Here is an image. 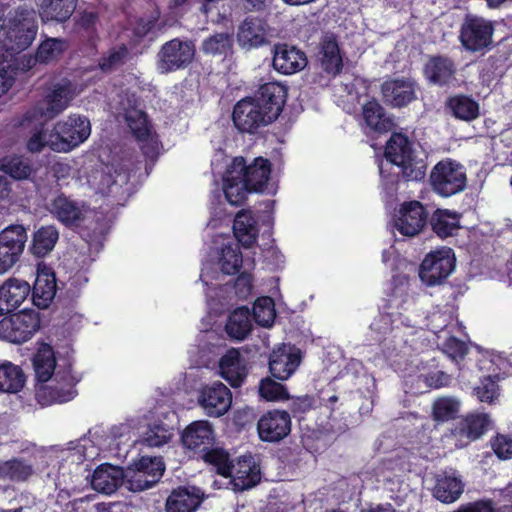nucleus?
I'll use <instances>...</instances> for the list:
<instances>
[{
  "label": "nucleus",
  "instance_id": "1",
  "mask_svg": "<svg viewBox=\"0 0 512 512\" xmlns=\"http://www.w3.org/2000/svg\"><path fill=\"white\" fill-rule=\"evenodd\" d=\"M38 32L34 9L19 6L8 12L0 28V52L21 53L34 42Z\"/></svg>",
  "mask_w": 512,
  "mask_h": 512
},
{
  "label": "nucleus",
  "instance_id": "2",
  "mask_svg": "<svg viewBox=\"0 0 512 512\" xmlns=\"http://www.w3.org/2000/svg\"><path fill=\"white\" fill-rule=\"evenodd\" d=\"M386 159L401 168L406 181H419L425 177L426 165L415 156L412 142L403 133H393L385 148Z\"/></svg>",
  "mask_w": 512,
  "mask_h": 512
},
{
  "label": "nucleus",
  "instance_id": "3",
  "mask_svg": "<svg viewBox=\"0 0 512 512\" xmlns=\"http://www.w3.org/2000/svg\"><path fill=\"white\" fill-rule=\"evenodd\" d=\"M495 23L483 16L467 13L460 24L458 39L471 53H485L493 47Z\"/></svg>",
  "mask_w": 512,
  "mask_h": 512
},
{
  "label": "nucleus",
  "instance_id": "4",
  "mask_svg": "<svg viewBox=\"0 0 512 512\" xmlns=\"http://www.w3.org/2000/svg\"><path fill=\"white\" fill-rule=\"evenodd\" d=\"M77 382L72 374V365L68 363L65 368L56 371L51 384H36L35 398L42 406L71 401L77 394Z\"/></svg>",
  "mask_w": 512,
  "mask_h": 512
},
{
  "label": "nucleus",
  "instance_id": "5",
  "mask_svg": "<svg viewBox=\"0 0 512 512\" xmlns=\"http://www.w3.org/2000/svg\"><path fill=\"white\" fill-rule=\"evenodd\" d=\"M430 183L438 195L450 197L466 188L465 169L460 163L450 158L441 160L431 170Z\"/></svg>",
  "mask_w": 512,
  "mask_h": 512
},
{
  "label": "nucleus",
  "instance_id": "6",
  "mask_svg": "<svg viewBox=\"0 0 512 512\" xmlns=\"http://www.w3.org/2000/svg\"><path fill=\"white\" fill-rule=\"evenodd\" d=\"M456 267V257L452 248L442 247L429 252L419 267V278L428 287L445 283Z\"/></svg>",
  "mask_w": 512,
  "mask_h": 512
},
{
  "label": "nucleus",
  "instance_id": "7",
  "mask_svg": "<svg viewBox=\"0 0 512 512\" xmlns=\"http://www.w3.org/2000/svg\"><path fill=\"white\" fill-rule=\"evenodd\" d=\"M39 313L24 309L0 320V338L14 344L29 341L40 329Z\"/></svg>",
  "mask_w": 512,
  "mask_h": 512
},
{
  "label": "nucleus",
  "instance_id": "8",
  "mask_svg": "<svg viewBox=\"0 0 512 512\" xmlns=\"http://www.w3.org/2000/svg\"><path fill=\"white\" fill-rule=\"evenodd\" d=\"M54 131L58 141L52 143V149L69 152L88 139L91 124L85 116L70 115L65 121L57 122Z\"/></svg>",
  "mask_w": 512,
  "mask_h": 512
},
{
  "label": "nucleus",
  "instance_id": "9",
  "mask_svg": "<svg viewBox=\"0 0 512 512\" xmlns=\"http://www.w3.org/2000/svg\"><path fill=\"white\" fill-rule=\"evenodd\" d=\"M195 52L192 41L174 38L161 46L157 54V67L161 73L185 69L193 61Z\"/></svg>",
  "mask_w": 512,
  "mask_h": 512
},
{
  "label": "nucleus",
  "instance_id": "10",
  "mask_svg": "<svg viewBox=\"0 0 512 512\" xmlns=\"http://www.w3.org/2000/svg\"><path fill=\"white\" fill-rule=\"evenodd\" d=\"M232 168L231 172H236L248 190L256 193L264 192L268 186V181L272 172L271 162L263 157H256L249 165L242 156L234 157L229 164Z\"/></svg>",
  "mask_w": 512,
  "mask_h": 512
},
{
  "label": "nucleus",
  "instance_id": "11",
  "mask_svg": "<svg viewBox=\"0 0 512 512\" xmlns=\"http://www.w3.org/2000/svg\"><path fill=\"white\" fill-rule=\"evenodd\" d=\"M428 218L429 212L422 202L404 201L395 214L394 226L401 235L414 237L426 227Z\"/></svg>",
  "mask_w": 512,
  "mask_h": 512
},
{
  "label": "nucleus",
  "instance_id": "12",
  "mask_svg": "<svg viewBox=\"0 0 512 512\" xmlns=\"http://www.w3.org/2000/svg\"><path fill=\"white\" fill-rule=\"evenodd\" d=\"M232 121L238 131L248 134H255L273 122L267 119L265 111L252 97L243 98L235 104Z\"/></svg>",
  "mask_w": 512,
  "mask_h": 512
},
{
  "label": "nucleus",
  "instance_id": "13",
  "mask_svg": "<svg viewBox=\"0 0 512 512\" xmlns=\"http://www.w3.org/2000/svg\"><path fill=\"white\" fill-rule=\"evenodd\" d=\"M27 241L23 225H10L0 233V274L7 272L19 260Z\"/></svg>",
  "mask_w": 512,
  "mask_h": 512
},
{
  "label": "nucleus",
  "instance_id": "14",
  "mask_svg": "<svg viewBox=\"0 0 512 512\" xmlns=\"http://www.w3.org/2000/svg\"><path fill=\"white\" fill-rule=\"evenodd\" d=\"M17 53L0 52V90L7 93L14 85L19 75L30 71L37 63H40L38 55H22Z\"/></svg>",
  "mask_w": 512,
  "mask_h": 512
},
{
  "label": "nucleus",
  "instance_id": "15",
  "mask_svg": "<svg viewBox=\"0 0 512 512\" xmlns=\"http://www.w3.org/2000/svg\"><path fill=\"white\" fill-rule=\"evenodd\" d=\"M303 359L302 352L295 345L282 344L269 355V371L275 379L285 381L298 369Z\"/></svg>",
  "mask_w": 512,
  "mask_h": 512
},
{
  "label": "nucleus",
  "instance_id": "16",
  "mask_svg": "<svg viewBox=\"0 0 512 512\" xmlns=\"http://www.w3.org/2000/svg\"><path fill=\"white\" fill-rule=\"evenodd\" d=\"M291 416L285 410H269L257 423L259 438L264 442L275 443L283 440L291 432Z\"/></svg>",
  "mask_w": 512,
  "mask_h": 512
},
{
  "label": "nucleus",
  "instance_id": "17",
  "mask_svg": "<svg viewBox=\"0 0 512 512\" xmlns=\"http://www.w3.org/2000/svg\"><path fill=\"white\" fill-rule=\"evenodd\" d=\"M287 97V86L279 82H267L262 84L252 96L267 114V119L273 122L278 119L283 111Z\"/></svg>",
  "mask_w": 512,
  "mask_h": 512
},
{
  "label": "nucleus",
  "instance_id": "18",
  "mask_svg": "<svg viewBox=\"0 0 512 512\" xmlns=\"http://www.w3.org/2000/svg\"><path fill=\"white\" fill-rule=\"evenodd\" d=\"M457 65L444 54L429 56L423 67L425 80L437 87H450L456 80Z\"/></svg>",
  "mask_w": 512,
  "mask_h": 512
},
{
  "label": "nucleus",
  "instance_id": "19",
  "mask_svg": "<svg viewBox=\"0 0 512 512\" xmlns=\"http://www.w3.org/2000/svg\"><path fill=\"white\" fill-rule=\"evenodd\" d=\"M183 446L197 458L216 442L212 424L207 420L193 421L181 434Z\"/></svg>",
  "mask_w": 512,
  "mask_h": 512
},
{
  "label": "nucleus",
  "instance_id": "20",
  "mask_svg": "<svg viewBox=\"0 0 512 512\" xmlns=\"http://www.w3.org/2000/svg\"><path fill=\"white\" fill-rule=\"evenodd\" d=\"M48 211L67 228L78 227L85 219L83 205L63 192L50 200Z\"/></svg>",
  "mask_w": 512,
  "mask_h": 512
},
{
  "label": "nucleus",
  "instance_id": "21",
  "mask_svg": "<svg viewBox=\"0 0 512 512\" xmlns=\"http://www.w3.org/2000/svg\"><path fill=\"white\" fill-rule=\"evenodd\" d=\"M272 52V66L283 75L295 74L308 63L307 56L302 50L287 43H276Z\"/></svg>",
  "mask_w": 512,
  "mask_h": 512
},
{
  "label": "nucleus",
  "instance_id": "22",
  "mask_svg": "<svg viewBox=\"0 0 512 512\" xmlns=\"http://www.w3.org/2000/svg\"><path fill=\"white\" fill-rule=\"evenodd\" d=\"M199 402L208 416L220 417L231 407L232 394L223 383L217 382L202 389Z\"/></svg>",
  "mask_w": 512,
  "mask_h": 512
},
{
  "label": "nucleus",
  "instance_id": "23",
  "mask_svg": "<svg viewBox=\"0 0 512 512\" xmlns=\"http://www.w3.org/2000/svg\"><path fill=\"white\" fill-rule=\"evenodd\" d=\"M416 83L410 78L386 80L381 85L384 101L394 108H402L416 99Z\"/></svg>",
  "mask_w": 512,
  "mask_h": 512
},
{
  "label": "nucleus",
  "instance_id": "24",
  "mask_svg": "<svg viewBox=\"0 0 512 512\" xmlns=\"http://www.w3.org/2000/svg\"><path fill=\"white\" fill-rule=\"evenodd\" d=\"M317 61L322 71L332 78L342 73L344 67L343 57L334 34H326L321 38Z\"/></svg>",
  "mask_w": 512,
  "mask_h": 512
},
{
  "label": "nucleus",
  "instance_id": "25",
  "mask_svg": "<svg viewBox=\"0 0 512 512\" xmlns=\"http://www.w3.org/2000/svg\"><path fill=\"white\" fill-rule=\"evenodd\" d=\"M231 472L228 478H231L234 487L240 491L254 487L261 479L260 467L251 454L243 455L236 463L233 462Z\"/></svg>",
  "mask_w": 512,
  "mask_h": 512
},
{
  "label": "nucleus",
  "instance_id": "26",
  "mask_svg": "<svg viewBox=\"0 0 512 512\" xmlns=\"http://www.w3.org/2000/svg\"><path fill=\"white\" fill-rule=\"evenodd\" d=\"M56 290L57 283L54 271L46 265H39L32 288L33 304L41 309L47 308L54 299Z\"/></svg>",
  "mask_w": 512,
  "mask_h": 512
},
{
  "label": "nucleus",
  "instance_id": "27",
  "mask_svg": "<svg viewBox=\"0 0 512 512\" xmlns=\"http://www.w3.org/2000/svg\"><path fill=\"white\" fill-rule=\"evenodd\" d=\"M31 291L24 280L9 278L0 286V316L16 310Z\"/></svg>",
  "mask_w": 512,
  "mask_h": 512
},
{
  "label": "nucleus",
  "instance_id": "28",
  "mask_svg": "<svg viewBox=\"0 0 512 512\" xmlns=\"http://www.w3.org/2000/svg\"><path fill=\"white\" fill-rule=\"evenodd\" d=\"M203 497L202 491L195 486H179L168 496L166 512H195Z\"/></svg>",
  "mask_w": 512,
  "mask_h": 512
},
{
  "label": "nucleus",
  "instance_id": "29",
  "mask_svg": "<svg viewBox=\"0 0 512 512\" xmlns=\"http://www.w3.org/2000/svg\"><path fill=\"white\" fill-rule=\"evenodd\" d=\"M220 374L232 387H240L247 376L245 359L240 352L235 349H229L219 361Z\"/></svg>",
  "mask_w": 512,
  "mask_h": 512
},
{
  "label": "nucleus",
  "instance_id": "30",
  "mask_svg": "<svg viewBox=\"0 0 512 512\" xmlns=\"http://www.w3.org/2000/svg\"><path fill=\"white\" fill-rule=\"evenodd\" d=\"M266 24L258 17H247L237 32V40L241 47L258 48L267 42Z\"/></svg>",
  "mask_w": 512,
  "mask_h": 512
},
{
  "label": "nucleus",
  "instance_id": "31",
  "mask_svg": "<svg viewBox=\"0 0 512 512\" xmlns=\"http://www.w3.org/2000/svg\"><path fill=\"white\" fill-rule=\"evenodd\" d=\"M37 384L47 383L55 376L57 369L56 357L51 345L39 343L32 359Z\"/></svg>",
  "mask_w": 512,
  "mask_h": 512
},
{
  "label": "nucleus",
  "instance_id": "32",
  "mask_svg": "<svg viewBox=\"0 0 512 512\" xmlns=\"http://www.w3.org/2000/svg\"><path fill=\"white\" fill-rule=\"evenodd\" d=\"M71 91L68 85L56 84L39 104L42 117L51 120L62 113L69 105Z\"/></svg>",
  "mask_w": 512,
  "mask_h": 512
},
{
  "label": "nucleus",
  "instance_id": "33",
  "mask_svg": "<svg viewBox=\"0 0 512 512\" xmlns=\"http://www.w3.org/2000/svg\"><path fill=\"white\" fill-rule=\"evenodd\" d=\"M122 479V469L111 464H104L94 470L91 485L94 490L110 495L120 487Z\"/></svg>",
  "mask_w": 512,
  "mask_h": 512
},
{
  "label": "nucleus",
  "instance_id": "34",
  "mask_svg": "<svg viewBox=\"0 0 512 512\" xmlns=\"http://www.w3.org/2000/svg\"><path fill=\"white\" fill-rule=\"evenodd\" d=\"M362 117L366 126L378 134L387 133L394 126L393 120L386 115L382 105L374 98L362 106Z\"/></svg>",
  "mask_w": 512,
  "mask_h": 512
},
{
  "label": "nucleus",
  "instance_id": "35",
  "mask_svg": "<svg viewBox=\"0 0 512 512\" xmlns=\"http://www.w3.org/2000/svg\"><path fill=\"white\" fill-rule=\"evenodd\" d=\"M489 418L486 414H470L462 419L452 430L453 435L466 443L480 438L487 430Z\"/></svg>",
  "mask_w": 512,
  "mask_h": 512
},
{
  "label": "nucleus",
  "instance_id": "36",
  "mask_svg": "<svg viewBox=\"0 0 512 512\" xmlns=\"http://www.w3.org/2000/svg\"><path fill=\"white\" fill-rule=\"evenodd\" d=\"M77 0H40L39 15L44 22H66L74 13Z\"/></svg>",
  "mask_w": 512,
  "mask_h": 512
},
{
  "label": "nucleus",
  "instance_id": "37",
  "mask_svg": "<svg viewBox=\"0 0 512 512\" xmlns=\"http://www.w3.org/2000/svg\"><path fill=\"white\" fill-rule=\"evenodd\" d=\"M233 233L238 243L245 248H250L257 242L258 228L250 211L242 210L236 214Z\"/></svg>",
  "mask_w": 512,
  "mask_h": 512
},
{
  "label": "nucleus",
  "instance_id": "38",
  "mask_svg": "<svg viewBox=\"0 0 512 512\" xmlns=\"http://www.w3.org/2000/svg\"><path fill=\"white\" fill-rule=\"evenodd\" d=\"M0 170L15 180H31L37 169L25 156L10 155L0 159Z\"/></svg>",
  "mask_w": 512,
  "mask_h": 512
},
{
  "label": "nucleus",
  "instance_id": "39",
  "mask_svg": "<svg viewBox=\"0 0 512 512\" xmlns=\"http://www.w3.org/2000/svg\"><path fill=\"white\" fill-rule=\"evenodd\" d=\"M464 491V484L459 477L440 475L436 478L432 495L441 503L450 504L457 501Z\"/></svg>",
  "mask_w": 512,
  "mask_h": 512
},
{
  "label": "nucleus",
  "instance_id": "40",
  "mask_svg": "<svg viewBox=\"0 0 512 512\" xmlns=\"http://www.w3.org/2000/svg\"><path fill=\"white\" fill-rule=\"evenodd\" d=\"M446 108L452 116L463 121H472L479 116V104L471 96L457 94L447 98Z\"/></svg>",
  "mask_w": 512,
  "mask_h": 512
},
{
  "label": "nucleus",
  "instance_id": "41",
  "mask_svg": "<svg viewBox=\"0 0 512 512\" xmlns=\"http://www.w3.org/2000/svg\"><path fill=\"white\" fill-rule=\"evenodd\" d=\"M252 330L251 311L248 307L236 308L228 317L225 331L236 340L245 339Z\"/></svg>",
  "mask_w": 512,
  "mask_h": 512
},
{
  "label": "nucleus",
  "instance_id": "42",
  "mask_svg": "<svg viewBox=\"0 0 512 512\" xmlns=\"http://www.w3.org/2000/svg\"><path fill=\"white\" fill-rule=\"evenodd\" d=\"M231 171L232 168L229 165L223 178V192L231 205L240 206L246 201L247 194L253 191L248 190L244 180L236 172Z\"/></svg>",
  "mask_w": 512,
  "mask_h": 512
},
{
  "label": "nucleus",
  "instance_id": "43",
  "mask_svg": "<svg viewBox=\"0 0 512 512\" xmlns=\"http://www.w3.org/2000/svg\"><path fill=\"white\" fill-rule=\"evenodd\" d=\"M59 239V231L54 225L38 228L32 238L30 252L36 257H45L55 247Z\"/></svg>",
  "mask_w": 512,
  "mask_h": 512
},
{
  "label": "nucleus",
  "instance_id": "44",
  "mask_svg": "<svg viewBox=\"0 0 512 512\" xmlns=\"http://www.w3.org/2000/svg\"><path fill=\"white\" fill-rule=\"evenodd\" d=\"M432 231L441 239L453 236L460 229L459 215L446 209H437L430 218Z\"/></svg>",
  "mask_w": 512,
  "mask_h": 512
},
{
  "label": "nucleus",
  "instance_id": "45",
  "mask_svg": "<svg viewBox=\"0 0 512 512\" xmlns=\"http://www.w3.org/2000/svg\"><path fill=\"white\" fill-rule=\"evenodd\" d=\"M197 459H201L208 466H211L218 475L224 478L231 476L233 460L230 453L223 447L215 446L214 444L200 454Z\"/></svg>",
  "mask_w": 512,
  "mask_h": 512
},
{
  "label": "nucleus",
  "instance_id": "46",
  "mask_svg": "<svg viewBox=\"0 0 512 512\" xmlns=\"http://www.w3.org/2000/svg\"><path fill=\"white\" fill-rule=\"evenodd\" d=\"M22 368L10 361L0 363V392L18 393L25 384Z\"/></svg>",
  "mask_w": 512,
  "mask_h": 512
},
{
  "label": "nucleus",
  "instance_id": "47",
  "mask_svg": "<svg viewBox=\"0 0 512 512\" xmlns=\"http://www.w3.org/2000/svg\"><path fill=\"white\" fill-rule=\"evenodd\" d=\"M33 466L21 458L0 461V479L15 482L26 481L33 474Z\"/></svg>",
  "mask_w": 512,
  "mask_h": 512
},
{
  "label": "nucleus",
  "instance_id": "48",
  "mask_svg": "<svg viewBox=\"0 0 512 512\" xmlns=\"http://www.w3.org/2000/svg\"><path fill=\"white\" fill-rule=\"evenodd\" d=\"M68 47L69 43L66 39L46 37L36 49L40 64H49L57 61Z\"/></svg>",
  "mask_w": 512,
  "mask_h": 512
},
{
  "label": "nucleus",
  "instance_id": "49",
  "mask_svg": "<svg viewBox=\"0 0 512 512\" xmlns=\"http://www.w3.org/2000/svg\"><path fill=\"white\" fill-rule=\"evenodd\" d=\"M243 256L238 243L223 245L219 257L221 271L226 275H235L242 268Z\"/></svg>",
  "mask_w": 512,
  "mask_h": 512
},
{
  "label": "nucleus",
  "instance_id": "50",
  "mask_svg": "<svg viewBox=\"0 0 512 512\" xmlns=\"http://www.w3.org/2000/svg\"><path fill=\"white\" fill-rule=\"evenodd\" d=\"M129 54L126 44L113 46L98 59V68L105 74L111 73L126 63Z\"/></svg>",
  "mask_w": 512,
  "mask_h": 512
},
{
  "label": "nucleus",
  "instance_id": "51",
  "mask_svg": "<svg viewBox=\"0 0 512 512\" xmlns=\"http://www.w3.org/2000/svg\"><path fill=\"white\" fill-rule=\"evenodd\" d=\"M251 317L262 327H270L276 317L274 301L269 296H262L255 300Z\"/></svg>",
  "mask_w": 512,
  "mask_h": 512
},
{
  "label": "nucleus",
  "instance_id": "52",
  "mask_svg": "<svg viewBox=\"0 0 512 512\" xmlns=\"http://www.w3.org/2000/svg\"><path fill=\"white\" fill-rule=\"evenodd\" d=\"M233 38L228 33H216L202 43V51L209 55H224L232 49Z\"/></svg>",
  "mask_w": 512,
  "mask_h": 512
},
{
  "label": "nucleus",
  "instance_id": "53",
  "mask_svg": "<svg viewBox=\"0 0 512 512\" xmlns=\"http://www.w3.org/2000/svg\"><path fill=\"white\" fill-rule=\"evenodd\" d=\"M259 394L267 401H285L290 399L287 387L270 377L260 381Z\"/></svg>",
  "mask_w": 512,
  "mask_h": 512
},
{
  "label": "nucleus",
  "instance_id": "54",
  "mask_svg": "<svg viewBox=\"0 0 512 512\" xmlns=\"http://www.w3.org/2000/svg\"><path fill=\"white\" fill-rule=\"evenodd\" d=\"M99 24V14L95 10H84L79 12L76 20V26L81 29L89 42L94 43L98 39L97 26Z\"/></svg>",
  "mask_w": 512,
  "mask_h": 512
},
{
  "label": "nucleus",
  "instance_id": "55",
  "mask_svg": "<svg viewBox=\"0 0 512 512\" xmlns=\"http://www.w3.org/2000/svg\"><path fill=\"white\" fill-rule=\"evenodd\" d=\"M155 471L157 473H152V476L149 477L145 471L142 472L135 468L127 479V488L132 492H141L152 488L159 482V470L155 469Z\"/></svg>",
  "mask_w": 512,
  "mask_h": 512
},
{
  "label": "nucleus",
  "instance_id": "56",
  "mask_svg": "<svg viewBox=\"0 0 512 512\" xmlns=\"http://www.w3.org/2000/svg\"><path fill=\"white\" fill-rule=\"evenodd\" d=\"M458 412L459 403L452 398H439L433 404V418L436 421L455 419Z\"/></svg>",
  "mask_w": 512,
  "mask_h": 512
},
{
  "label": "nucleus",
  "instance_id": "57",
  "mask_svg": "<svg viewBox=\"0 0 512 512\" xmlns=\"http://www.w3.org/2000/svg\"><path fill=\"white\" fill-rule=\"evenodd\" d=\"M127 122L128 127L138 142L145 143L150 139L151 126L144 112H138L135 117H128Z\"/></svg>",
  "mask_w": 512,
  "mask_h": 512
},
{
  "label": "nucleus",
  "instance_id": "58",
  "mask_svg": "<svg viewBox=\"0 0 512 512\" xmlns=\"http://www.w3.org/2000/svg\"><path fill=\"white\" fill-rule=\"evenodd\" d=\"M172 437L169 429L163 425H154L146 433L145 442L150 447H161L168 443Z\"/></svg>",
  "mask_w": 512,
  "mask_h": 512
},
{
  "label": "nucleus",
  "instance_id": "59",
  "mask_svg": "<svg viewBox=\"0 0 512 512\" xmlns=\"http://www.w3.org/2000/svg\"><path fill=\"white\" fill-rule=\"evenodd\" d=\"M134 465L138 470H141L142 472L145 471V474L149 477L152 476V473H157L155 469L160 470L158 471L159 480L165 471V464L160 457L143 456Z\"/></svg>",
  "mask_w": 512,
  "mask_h": 512
},
{
  "label": "nucleus",
  "instance_id": "60",
  "mask_svg": "<svg viewBox=\"0 0 512 512\" xmlns=\"http://www.w3.org/2000/svg\"><path fill=\"white\" fill-rule=\"evenodd\" d=\"M491 446L495 453V455L501 460H508L512 458V438L503 435L497 434L491 440Z\"/></svg>",
  "mask_w": 512,
  "mask_h": 512
},
{
  "label": "nucleus",
  "instance_id": "61",
  "mask_svg": "<svg viewBox=\"0 0 512 512\" xmlns=\"http://www.w3.org/2000/svg\"><path fill=\"white\" fill-rule=\"evenodd\" d=\"M443 350L453 359H464L468 353L466 343L454 336L445 341Z\"/></svg>",
  "mask_w": 512,
  "mask_h": 512
},
{
  "label": "nucleus",
  "instance_id": "62",
  "mask_svg": "<svg viewBox=\"0 0 512 512\" xmlns=\"http://www.w3.org/2000/svg\"><path fill=\"white\" fill-rule=\"evenodd\" d=\"M290 399L291 403L289 408L294 417H300L302 414L310 411L315 404L314 397L310 395L290 397Z\"/></svg>",
  "mask_w": 512,
  "mask_h": 512
},
{
  "label": "nucleus",
  "instance_id": "63",
  "mask_svg": "<svg viewBox=\"0 0 512 512\" xmlns=\"http://www.w3.org/2000/svg\"><path fill=\"white\" fill-rule=\"evenodd\" d=\"M455 512H495L491 499H481L461 505Z\"/></svg>",
  "mask_w": 512,
  "mask_h": 512
},
{
  "label": "nucleus",
  "instance_id": "64",
  "mask_svg": "<svg viewBox=\"0 0 512 512\" xmlns=\"http://www.w3.org/2000/svg\"><path fill=\"white\" fill-rule=\"evenodd\" d=\"M235 291L239 297L246 298L252 291V276L247 272H242L235 280Z\"/></svg>",
  "mask_w": 512,
  "mask_h": 512
}]
</instances>
